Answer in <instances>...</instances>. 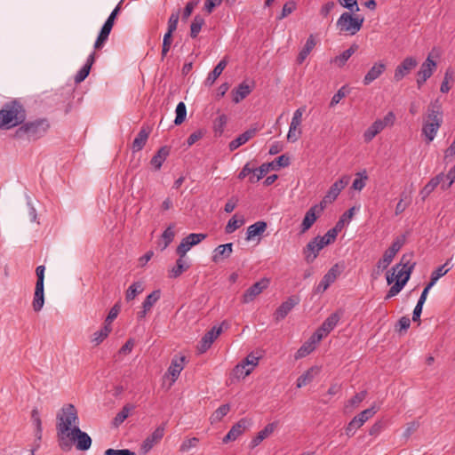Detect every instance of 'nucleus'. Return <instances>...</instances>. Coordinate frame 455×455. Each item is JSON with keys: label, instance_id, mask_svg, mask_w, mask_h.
Instances as JSON below:
<instances>
[{"label": "nucleus", "instance_id": "obj_33", "mask_svg": "<svg viewBox=\"0 0 455 455\" xmlns=\"http://www.w3.org/2000/svg\"><path fill=\"white\" fill-rule=\"evenodd\" d=\"M441 125L442 124L423 122L422 134L426 137L427 143L434 140Z\"/></svg>", "mask_w": 455, "mask_h": 455}, {"label": "nucleus", "instance_id": "obj_58", "mask_svg": "<svg viewBox=\"0 0 455 455\" xmlns=\"http://www.w3.org/2000/svg\"><path fill=\"white\" fill-rule=\"evenodd\" d=\"M349 92L348 88L344 85L332 96L331 100L330 102V107H334L337 105L343 98L347 96Z\"/></svg>", "mask_w": 455, "mask_h": 455}, {"label": "nucleus", "instance_id": "obj_28", "mask_svg": "<svg viewBox=\"0 0 455 455\" xmlns=\"http://www.w3.org/2000/svg\"><path fill=\"white\" fill-rule=\"evenodd\" d=\"M227 65H228L227 59L226 58L222 59L216 65V67L213 68V70L209 73V75L205 80V84L210 86L212 85L215 83V81L217 80V78L221 75V73L223 72V70L225 69Z\"/></svg>", "mask_w": 455, "mask_h": 455}, {"label": "nucleus", "instance_id": "obj_14", "mask_svg": "<svg viewBox=\"0 0 455 455\" xmlns=\"http://www.w3.org/2000/svg\"><path fill=\"white\" fill-rule=\"evenodd\" d=\"M323 206L315 204L312 206L305 214V217L300 225V233L307 232L315 222L321 213L323 212Z\"/></svg>", "mask_w": 455, "mask_h": 455}, {"label": "nucleus", "instance_id": "obj_54", "mask_svg": "<svg viewBox=\"0 0 455 455\" xmlns=\"http://www.w3.org/2000/svg\"><path fill=\"white\" fill-rule=\"evenodd\" d=\"M44 305V292H34V298L32 301V307L35 312H39L42 310Z\"/></svg>", "mask_w": 455, "mask_h": 455}, {"label": "nucleus", "instance_id": "obj_12", "mask_svg": "<svg viewBox=\"0 0 455 455\" xmlns=\"http://www.w3.org/2000/svg\"><path fill=\"white\" fill-rule=\"evenodd\" d=\"M222 332V326H213L210 331H208L201 339L197 350L200 354L205 353L214 342V340L220 335Z\"/></svg>", "mask_w": 455, "mask_h": 455}, {"label": "nucleus", "instance_id": "obj_19", "mask_svg": "<svg viewBox=\"0 0 455 455\" xmlns=\"http://www.w3.org/2000/svg\"><path fill=\"white\" fill-rule=\"evenodd\" d=\"M386 70V65L383 62H376L374 65L370 68V70L366 73V75L363 77V84L369 85L371 84L374 80L379 78Z\"/></svg>", "mask_w": 455, "mask_h": 455}, {"label": "nucleus", "instance_id": "obj_22", "mask_svg": "<svg viewBox=\"0 0 455 455\" xmlns=\"http://www.w3.org/2000/svg\"><path fill=\"white\" fill-rule=\"evenodd\" d=\"M95 52H92L87 60L85 64L81 68V69L75 76V83L80 84L82 83L89 75L92 66L95 61Z\"/></svg>", "mask_w": 455, "mask_h": 455}, {"label": "nucleus", "instance_id": "obj_59", "mask_svg": "<svg viewBox=\"0 0 455 455\" xmlns=\"http://www.w3.org/2000/svg\"><path fill=\"white\" fill-rule=\"evenodd\" d=\"M174 231H173V226L168 227L162 235V239L164 240V245L162 247V250H164L167 248V246L172 242L174 238Z\"/></svg>", "mask_w": 455, "mask_h": 455}, {"label": "nucleus", "instance_id": "obj_44", "mask_svg": "<svg viewBox=\"0 0 455 455\" xmlns=\"http://www.w3.org/2000/svg\"><path fill=\"white\" fill-rule=\"evenodd\" d=\"M339 319L340 315L338 313H332L330 315L321 325L323 327V331H326L330 333L338 324Z\"/></svg>", "mask_w": 455, "mask_h": 455}, {"label": "nucleus", "instance_id": "obj_40", "mask_svg": "<svg viewBox=\"0 0 455 455\" xmlns=\"http://www.w3.org/2000/svg\"><path fill=\"white\" fill-rule=\"evenodd\" d=\"M188 268L189 265L187 263L184 258L180 257L177 259L175 266L170 270V277L177 278Z\"/></svg>", "mask_w": 455, "mask_h": 455}, {"label": "nucleus", "instance_id": "obj_29", "mask_svg": "<svg viewBox=\"0 0 455 455\" xmlns=\"http://www.w3.org/2000/svg\"><path fill=\"white\" fill-rule=\"evenodd\" d=\"M149 132V130L141 128L132 142V148L133 152L140 151L144 148L148 139Z\"/></svg>", "mask_w": 455, "mask_h": 455}, {"label": "nucleus", "instance_id": "obj_16", "mask_svg": "<svg viewBox=\"0 0 455 455\" xmlns=\"http://www.w3.org/2000/svg\"><path fill=\"white\" fill-rule=\"evenodd\" d=\"M250 421L246 419H242L236 422L228 433L223 438V443H227L231 441L236 440L241 435L244 433L246 428L249 427Z\"/></svg>", "mask_w": 455, "mask_h": 455}, {"label": "nucleus", "instance_id": "obj_45", "mask_svg": "<svg viewBox=\"0 0 455 455\" xmlns=\"http://www.w3.org/2000/svg\"><path fill=\"white\" fill-rule=\"evenodd\" d=\"M111 326L105 324L100 331H97L93 333L92 342L94 345H100L110 333Z\"/></svg>", "mask_w": 455, "mask_h": 455}, {"label": "nucleus", "instance_id": "obj_50", "mask_svg": "<svg viewBox=\"0 0 455 455\" xmlns=\"http://www.w3.org/2000/svg\"><path fill=\"white\" fill-rule=\"evenodd\" d=\"M229 404L220 406L211 416V422L215 423L220 421L229 411Z\"/></svg>", "mask_w": 455, "mask_h": 455}, {"label": "nucleus", "instance_id": "obj_7", "mask_svg": "<svg viewBox=\"0 0 455 455\" xmlns=\"http://www.w3.org/2000/svg\"><path fill=\"white\" fill-rule=\"evenodd\" d=\"M349 182L348 176H343L337 181H335L320 202V205L324 209L329 204H331L336 200L339 193L347 187Z\"/></svg>", "mask_w": 455, "mask_h": 455}, {"label": "nucleus", "instance_id": "obj_30", "mask_svg": "<svg viewBox=\"0 0 455 455\" xmlns=\"http://www.w3.org/2000/svg\"><path fill=\"white\" fill-rule=\"evenodd\" d=\"M255 130H248L240 134L236 139L233 140L229 143L228 148L230 151H234L240 146L245 144L250 139H251L255 135Z\"/></svg>", "mask_w": 455, "mask_h": 455}, {"label": "nucleus", "instance_id": "obj_27", "mask_svg": "<svg viewBox=\"0 0 455 455\" xmlns=\"http://www.w3.org/2000/svg\"><path fill=\"white\" fill-rule=\"evenodd\" d=\"M169 154V148L164 146L160 148L156 154L152 157L150 163L156 171L161 169L164 162L166 160Z\"/></svg>", "mask_w": 455, "mask_h": 455}, {"label": "nucleus", "instance_id": "obj_47", "mask_svg": "<svg viewBox=\"0 0 455 455\" xmlns=\"http://www.w3.org/2000/svg\"><path fill=\"white\" fill-rule=\"evenodd\" d=\"M204 24V19L202 16L196 15L194 17L193 21L190 25V36L192 38H196L198 36Z\"/></svg>", "mask_w": 455, "mask_h": 455}, {"label": "nucleus", "instance_id": "obj_5", "mask_svg": "<svg viewBox=\"0 0 455 455\" xmlns=\"http://www.w3.org/2000/svg\"><path fill=\"white\" fill-rule=\"evenodd\" d=\"M49 128V124L45 119H39L28 122L21 125L18 132H24L29 139L36 140L42 137Z\"/></svg>", "mask_w": 455, "mask_h": 455}, {"label": "nucleus", "instance_id": "obj_56", "mask_svg": "<svg viewBox=\"0 0 455 455\" xmlns=\"http://www.w3.org/2000/svg\"><path fill=\"white\" fill-rule=\"evenodd\" d=\"M356 178L353 181L352 188L357 191H361L365 187V181L368 179L366 172H359L356 174Z\"/></svg>", "mask_w": 455, "mask_h": 455}, {"label": "nucleus", "instance_id": "obj_32", "mask_svg": "<svg viewBox=\"0 0 455 455\" xmlns=\"http://www.w3.org/2000/svg\"><path fill=\"white\" fill-rule=\"evenodd\" d=\"M383 131L380 120L374 121L363 132V140L365 142H371L376 135Z\"/></svg>", "mask_w": 455, "mask_h": 455}, {"label": "nucleus", "instance_id": "obj_38", "mask_svg": "<svg viewBox=\"0 0 455 455\" xmlns=\"http://www.w3.org/2000/svg\"><path fill=\"white\" fill-rule=\"evenodd\" d=\"M144 291L143 283L134 282L132 283L127 289L125 293V299L127 301L134 299L139 294H140Z\"/></svg>", "mask_w": 455, "mask_h": 455}, {"label": "nucleus", "instance_id": "obj_21", "mask_svg": "<svg viewBox=\"0 0 455 455\" xmlns=\"http://www.w3.org/2000/svg\"><path fill=\"white\" fill-rule=\"evenodd\" d=\"M267 222L263 220L257 221L254 224L249 226L246 230L245 240L251 241L256 236H260L267 230Z\"/></svg>", "mask_w": 455, "mask_h": 455}, {"label": "nucleus", "instance_id": "obj_24", "mask_svg": "<svg viewBox=\"0 0 455 455\" xmlns=\"http://www.w3.org/2000/svg\"><path fill=\"white\" fill-rule=\"evenodd\" d=\"M252 91V87L245 82L241 83L236 88L232 91L233 101L239 103L245 99Z\"/></svg>", "mask_w": 455, "mask_h": 455}, {"label": "nucleus", "instance_id": "obj_43", "mask_svg": "<svg viewBox=\"0 0 455 455\" xmlns=\"http://www.w3.org/2000/svg\"><path fill=\"white\" fill-rule=\"evenodd\" d=\"M409 279H410L409 274H407V275H405L403 280L397 279L395 281V284L393 286H391V288L387 291V293L385 297V299H389L390 298L397 295L402 291V289L404 287V285L406 284V283L408 282Z\"/></svg>", "mask_w": 455, "mask_h": 455}, {"label": "nucleus", "instance_id": "obj_20", "mask_svg": "<svg viewBox=\"0 0 455 455\" xmlns=\"http://www.w3.org/2000/svg\"><path fill=\"white\" fill-rule=\"evenodd\" d=\"M277 424L275 422L268 423L261 431H259L257 435L251 441L249 447L251 449H254L257 447L264 439L267 438L271 435L275 429L276 428Z\"/></svg>", "mask_w": 455, "mask_h": 455}, {"label": "nucleus", "instance_id": "obj_49", "mask_svg": "<svg viewBox=\"0 0 455 455\" xmlns=\"http://www.w3.org/2000/svg\"><path fill=\"white\" fill-rule=\"evenodd\" d=\"M448 265V262L444 263L443 265L437 267L435 271L432 272L431 277H430V285H435V283L443 275L447 274V272L450 270L449 267H446Z\"/></svg>", "mask_w": 455, "mask_h": 455}, {"label": "nucleus", "instance_id": "obj_31", "mask_svg": "<svg viewBox=\"0 0 455 455\" xmlns=\"http://www.w3.org/2000/svg\"><path fill=\"white\" fill-rule=\"evenodd\" d=\"M315 44H316V42H315L314 36L310 35L308 36V38L307 39L305 45L303 46V48L301 49V51L299 52V53L297 57V62L299 64H302L304 62V60L309 55V53L314 49Z\"/></svg>", "mask_w": 455, "mask_h": 455}, {"label": "nucleus", "instance_id": "obj_10", "mask_svg": "<svg viewBox=\"0 0 455 455\" xmlns=\"http://www.w3.org/2000/svg\"><path fill=\"white\" fill-rule=\"evenodd\" d=\"M269 285V279L262 278L249 287L242 297V302L244 304L253 301Z\"/></svg>", "mask_w": 455, "mask_h": 455}, {"label": "nucleus", "instance_id": "obj_63", "mask_svg": "<svg viewBox=\"0 0 455 455\" xmlns=\"http://www.w3.org/2000/svg\"><path fill=\"white\" fill-rule=\"evenodd\" d=\"M228 117L225 114L220 115L215 120H214V131L216 132H219L221 134L224 131V128L227 124Z\"/></svg>", "mask_w": 455, "mask_h": 455}, {"label": "nucleus", "instance_id": "obj_25", "mask_svg": "<svg viewBox=\"0 0 455 455\" xmlns=\"http://www.w3.org/2000/svg\"><path fill=\"white\" fill-rule=\"evenodd\" d=\"M233 251V244L231 243L219 245L213 251L212 261L217 263L222 259L228 258Z\"/></svg>", "mask_w": 455, "mask_h": 455}, {"label": "nucleus", "instance_id": "obj_52", "mask_svg": "<svg viewBox=\"0 0 455 455\" xmlns=\"http://www.w3.org/2000/svg\"><path fill=\"white\" fill-rule=\"evenodd\" d=\"M271 169L272 170L275 169V162L263 164L258 169H254V172L257 173L256 181H258V180H261L263 177H265L267 175V173Z\"/></svg>", "mask_w": 455, "mask_h": 455}, {"label": "nucleus", "instance_id": "obj_11", "mask_svg": "<svg viewBox=\"0 0 455 455\" xmlns=\"http://www.w3.org/2000/svg\"><path fill=\"white\" fill-rule=\"evenodd\" d=\"M340 272L341 270L339 264L333 265L315 287V292L322 293L325 291L330 287V285L335 282L337 277L340 275Z\"/></svg>", "mask_w": 455, "mask_h": 455}, {"label": "nucleus", "instance_id": "obj_57", "mask_svg": "<svg viewBox=\"0 0 455 455\" xmlns=\"http://www.w3.org/2000/svg\"><path fill=\"white\" fill-rule=\"evenodd\" d=\"M198 443L199 439L196 437L187 438L180 444V451L187 452L190 451L192 448L196 447Z\"/></svg>", "mask_w": 455, "mask_h": 455}, {"label": "nucleus", "instance_id": "obj_46", "mask_svg": "<svg viewBox=\"0 0 455 455\" xmlns=\"http://www.w3.org/2000/svg\"><path fill=\"white\" fill-rule=\"evenodd\" d=\"M161 297V291L159 290H156L152 291L149 295H148L145 300L142 303V307L146 308V310H151L153 306L159 300Z\"/></svg>", "mask_w": 455, "mask_h": 455}, {"label": "nucleus", "instance_id": "obj_17", "mask_svg": "<svg viewBox=\"0 0 455 455\" xmlns=\"http://www.w3.org/2000/svg\"><path fill=\"white\" fill-rule=\"evenodd\" d=\"M299 303V299L295 297L288 298L283 302L274 313V317L276 322H279L286 317L291 310Z\"/></svg>", "mask_w": 455, "mask_h": 455}, {"label": "nucleus", "instance_id": "obj_15", "mask_svg": "<svg viewBox=\"0 0 455 455\" xmlns=\"http://www.w3.org/2000/svg\"><path fill=\"white\" fill-rule=\"evenodd\" d=\"M165 424L157 427L155 431L148 435L143 442L141 449L145 453L149 451L156 443H158L164 435Z\"/></svg>", "mask_w": 455, "mask_h": 455}, {"label": "nucleus", "instance_id": "obj_26", "mask_svg": "<svg viewBox=\"0 0 455 455\" xmlns=\"http://www.w3.org/2000/svg\"><path fill=\"white\" fill-rule=\"evenodd\" d=\"M443 179L444 174L443 172L432 178L420 191V196H422V199L425 200L435 190V188L443 180Z\"/></svg>", "mask_w": 455, "mask_h": 455}, {"label": "nucleus", "instance_id": "obj_35", "mask_svg": "<svg viewBox=\"0 0 455 455\" xmlns=\"http://www.w3.org/2000/svg\"><path fill=\"white\" fill-rule=\"evenodd\" d=\"M319 372L318 368L311 367L297 379V387L301 388L313 381L315 376Z\"/></svg>", "mask_w": 455, "mask_h": 455}, {"label": "nucleus", "instance_id": "obj_39", "mask_svg": "<svg viewBox=\"0 0 455 455\" xmlns=\"http://www.w3.org/2000/svg\"><path fill=\"white\" fill-rule=\"evenodd\" d=\"M111 30H112L111 27L103 24V26L98 35V37L94 43L95 50H99L103 47V45L105 44V43L107 42V40L108 38V36H109Z\"/></svg>", "mask_w": 455, "mask_h": 455}, {"label": "nucleus", "instance_id": "obj_9", "mask_svg": "<svg viewBox=\"0 0 455 455\" xmlns=\"http://www.w3.org/2000/svg\"><path fill=\"white\" fill-rule=\"evenodd\" d=\"M206 237V235L204 234H196L192 233L183 238L177 247L176 252L177 254L184 258L187 254V252L191 249V247L200 243L204 238Z\"/></svg>", "mask_w": 455, "mask_h": 455}, {"label": "nucleus", "instance_id": "obj_4", "mask_svg": "<svg viewBox=\"0 0 455 455\" xmlns=\"http://www.w3.org/2000/svg\"><path fill=\"white\" fill-rule=\"evenodd\" d=\"M364 22V18L356 12H345L337 20L336 26L339 33L354 36L359 32Z\"/></svg>", "mask_w": 455, "mask_h": 455}, {"label": "nucleus", "instance_id": "obj_18", "mask_svg": "<svg viewBox=\"0 0 455 455\" xmlns=\"http://www.w3.org/2000/svg\"><path fill=\"white\" fill-rule=\"evenodd\" d=\"M323 248V246H322L320 242L317 241V238L315 237L303 249V254H304L305 260L307 263H312L316 259L319 251Z\"/></svg>", "mask_w": 455, "mask_h": 455}, {"label": "nucleus", "instance_id": "obj_41", "mask_svg": "<svg viewBox=\"0 0 455 455\" xmlns=\"http://www.w3.org/2000/svg\"><path fill=\"white\" fill-rule=\"evenodd\" d=\"M315 347L316 344L314 342V340L309 339L298 349V351L295 354V358L300 359L307 356L315 349Z\"/></svg>", "mask_w": 455, "mask_h": 455}, {"label": "nucleus", "instance_id": "obj_3", "mask_svg": "<svg viewBox=\"0 0 455 455\" xmlns=\"http://www.w3.org/2000/svg\"><path fill=\"white\" fill-rule=\"evenodd\" d=\"M73 444L78 451H87L92 445V438L79 427H75L68 437H64L59 442V445L63 451H69Z\"/></svg>", "mask_w": 455, "mask_h": 455}, {"label": "nucleus", "instance_id": "obj_42", "mask_svg": "<svg viewBox=\"0 0 455 455\" xmlns=\"http://www.w3.org/2000/svg\"><path fill=\"white\" fill-rule=\"evenodd\" d=\"M339 226L334 227L333 228L327 231L323 236H316L317 241L320 242L322 246H326L333 243L338 235Z\"/></svg>", "mask_w": 455, "mask_h": 455}, {"label": "nucleus", "instance_id": "obj_64", "mask_svg": "<svg viewBox=\"0 0 455 455\" xmlns=\"http://www.w3.org/2000/svg\"><path fill=\"white\" fill-rule=\"evenodd\" d=\"M252 368H248L243 362L238 363L234 369L235 375L238 378H244L251 374Z\"/></svg>", "mask_w": 455, "mask_h": 455}, {"label": "nucleus", "instance_id": "obj_53", "mask_svg": "<svg viewBox=\"0 0 455 455\" xmlns=\"http://www.w3.org/2000/svg\"><path fill=\"white\" fill-rule=\"evenodd\" d=\"M176 117L174 120V124L176 125H179L182 124L186 118L187 116V108L184 102H180L176 107Z\"/></svg>", "mask_w": 455, "mask_h": 455}, {"label": "nucleus", "instance_id": "obj_6", "mask_svg": "<svg viewBox=\"0 0 455 455\" xmlns=\"http://www.w3.org/2000/svg\"><path fill=\"white\" fill-rule=\"evenodd\" d=\"M376 412L377 409L374 406H371L355 416L345 428L346 435L348 437L353 436L356 430L359 429L368 419L372 418Z\"/></svg>", "mask_w": 455, "mask_h": 455}, {"label": "nucleus", "instance_id": "obj_1", "mask_svg": "<svg viewBox=\"0 0 455 455\" xmlns=\"http://www.w3.org/2000/svg\"><path fill=\"white\" fill-rule=\"evenodd\" d=\"M56 419V431L59 442L64 439V437H68L70 432L73 431V427L79 425L77 410L71 403L65 404L60 410Z\"/></svg>", "mask_w": 455, "mask_h": 455}, {"label": "nucleus", "instance_id": "obj_36", "mask_svg": "<svg viewBox=\"0 0 455 455\" xmlns=\"http://www.w3.org/2000/svg\"><path fill=\"white\" fill-rule=\"evenodd\" d=\"M413 254L412 253H405L402 256L399 264L393 267V270L398 269L400 267L402 268L407 269L406 275L409 274V277L415 267V262L412 261Z\"/></svg>", "mask_w": 455, "mask_h": 455}, {"label": "nucleus", "instance_id": "obj_51", "mask_svg": "<svg viewBox=\"0 0 455 455\" xmlns=\"http://www.w3.org/2000/svg\"><path fill=\"white\" fill-rule=\"evenodd\" d=\"M244 223L243 218H241L239 220L236 219V215H234L228 222L225 232L227 234H232L236 229H238L241 226H243Z\"/></svg>", "mask_w": 455, "mask_h": 455}, {"label": "nucleus", "instance_id": "obj_60", "mask_svg": "<svg viewBox=\"0 0 455 455\" xmlns=\"http://www.w3.org/2000/svg\"><path fill=\"white\" fill-rule=\"evenodd\" d=\"M407 269L405 268H398L396 270H393V273L391 275H387V282L388 284H391L395 280L397 279L403 280V277L406 275Z\"/></svg>", "mask_w": 455, "mask_h": 455}, {"label": "nucleus", "instance_id": "obj_8", "mask_svg": "<svg viewBox=\"0 0 455 455\" xmlns=\"http://www.w3.org/2000/svg\"><path fill=\"white\" fill-rule=\"evenodd\" d=\"M443 113L439 100L431 101L427 106V112L423 116V122L442 124Z\"/></svg>", "mask_w": 455, "mask_h": 455}, {"label": "nucleus", "instance_id": "obj_37", "mask_svg": "<svg viewBox=\"0 0 455 455\" xmlns=\"http://www.w3.org/2000/svg\"><path fill=\"white\" fill-rule=\"evenodd\" d=\"M357 47L358 46L356 44L351 45L347 50L344 51L342 53L331 60V62L335 63L339 68L343 67L349 60V58L355 52Z\"/></svg>", "mask_w": 455, "mask_h": 455}, {"label": "nucleus", "instance_id": "obj_61", "mask_svg": "<svg viewBox=\"0 0 455 455\" xmlns=\"http://www.w3.org/2000/svg\"><path fill=\"white\" fill-rule=\"evenodd\" d=\"M394 258L395 256L393 254H390V252L386 251L383 257L378 261L377 267L380 270L386 269L390 265Z\"/></svg>", "mask_w": 455, "mask_h": 455}, {"label": "nucleus", "instance_id": "obj_48", "mask_svg": "<svg viewBox=\"0 0 455 455\" xmlns=\"http://www.w3.org/2000/svg\"><path fill=\"white\" fill-rule=\"evenodd\" d=\"M132 406L130 404L124 405L122 410L116 414V416L113 419V424L115 427L120 426L129 416Z\"/></svg>", "mask_w": 455, "mask_h": 455}, {"label": "nucleus", "instance_id": "obj_13", "mask_svg": "<svg viewBox=\"0 0 455 455\" xmlns=\"http://www.w3.org/2000/svg\"><path fill=\"white\" fill-rule=\"evenodd\" d=\"M418 65V61L414 57H406L395 68L394 79L396 82L401 81Z\"/></svg>", "mask_w": 455, "mask_h": 455}, {"label": "nucleus", "instance_id": "obj_2", "mask_svg": "<svg viewBox=\"0 0 455 455\" xmlns=\"http://www.w3.org/2000/svg\"><path fill=\"white\" fill-rule=\"evenodd\" d=\"M25 119L22 107L13 102L7 104L0 111V128L10 129L20 124Z\"/></svg>", "mask_w": 455, "mask_h": 455}, {"label": "nucleus", "instance_id": "obj_55", "mask_svg": "<svg viewBox=\"0 0 455 455\" xmlns=\"http://www.w3.org/2000/svg\"><path fill=\"white\" fill-rule=\"evenodd\" d=\"M33 424L36 427V443L31 450V455H35V451L39 448L40 446V441L42 439V421L41 419H34L32 420Z\"/></svg>", "mask_w": 455, "mask_h": 455}, {"label": "nucleus", "instance_id": "obj_62", "mask_svg": "<svg viewBox=\"0 0 455 455\" xmlns=\"http://www.w3.org/2000/svg\"><path fill=\"white\" fill-rule=\"evenodd\" d=\"M296 2L291 0L284 4L281 14L277 17L278 20H283L291 13H292L296 9Z\"/></svg>", "mask_w": 455, "mask_h": 455}, {"label": "nucleus", "instance_id": "obj_34", "mask_svg": "<svg viewBox=\"0 0 455 455\" xmlns=\"http://www.w3.org/2000/svg\"><path fill=\"white\" fill-rule=\"evenodd\" d=\"M436 68V63L433 59L428 56L426 60L421 64L420 68L418 72V76L429 78Z\"/></svg>", "mask_w": 455, "mask_h": 455}, {"label": "nucleus", "instance_id": "obj_23", "mask_svg": "<svg viewBox=\"0 0 455 455\" xmlns=\"http://www.w3.org/2000/svg\"><path fill=\"white\" fill-rule=\"evenodd\" d=\"M185 357H175L172 359L168 368V374L172 376V381L175 382L184 368Z\"/></svg>", "mask_w": 455, "mask_h": 455}]
</instances>
